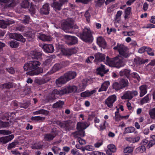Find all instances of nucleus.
Here are the masks:
<instances>
[{"mask_svg": "<svg viewBox=\"0 0 155 155\" xmlns=\"http://www.w3.org/2000/svg\"><path fill=\"white\" fill-rule=\"evenodd\" d=\"M123 12L121 11H117L115 16V21L116 22L119 23L120 21V18Z\"/></svg>", "mask_w": 155, "mask_h": 155, "instance_id": "39", "label": "nucleus"}, {"mask_svg": "<svg viewBox=\"0 0 155 155\" xmlns=\"http://www.w3.org/2000/svg\"><path fill=\"white\" fill-rule=\"evenodd\" d=\"M49 112L48 111L44 109L39 110L38 111L33 112V114L35 115L42 114L45 115H47L49 114Z\"/></svg>", "mask_w": 155, "mask_h": 155, "instance_id": "34", "label": "nucleus"}, {"mask_svg": "<svg viewBox=\"0 0 155 155\" xmlns=\"http://www.w3.org/2000/svg\"><path fill=\"white\" fill-rule=\"evenodd\" d=\"M9 36L11 39H15L23 42H24L26 41L25 39L23 38V36L19 34L11 33L9 34Z\"/></svg>", "mask_w": 155, "mask_h": 155, "instance_id": "11", "label": "nucleus"}, {"mask_svg": "<svg viewBox=\"0 0 155 155\" xmlns=\"http://www.w3.org/2000/svg\"><path fill=\"white\" fill-rule=\"evenodd\" d=\"M139 89L140 90V97H142L147 92V86L146 85H142L139 87Z\"/></svg>", "mask_w": 155, "mask_h": 155, "instance_id": "24", "label": "nucleus"}, {"mask_svg": "<svg viewBox=\"0 0 155 155\" xmlns=\"http://www.w3.org/2000/svg\"><path fill=\"white\" fill-rule=\"evenodd\" d=\"M135 130V128L133 127H128L125 128L124 133L129 134L134 132Z\"/></svg>", "mask_w": 155, "mask_h": 155, "instance_id": "38", "label": "nucleus"}, {"mask_svg": "<svg viewBox=\"0 0 155 155\" xmlns=\"http://www.w3.org/2000/svg\"><path fill=\"white\" fill-rule=\"evenodd\" d=\"M12 124V122L11 121L9 122H5L0 120V128L7 127L10 126Z\"/></svg>", "mask_w": 155, "mask_h": 155, "instance_id": "35", "label": "nucleus"}, {"mask_svg": "<svg viewBox=\"0 0 155 155\" xmlns=\"http://www.w3.org/2000/svg\"><path fill=\"white\" fill-rule=\"evenodd\" d=\"M25 29V27L21 25H19L17 26L15 28L16 31H23Z\"/></svg>", "mask_w": 155, "mask_h": 155, "instance_id": "55", "label": "nucleus"}, {"mask_svg": "<svg viewBox=\"0 0 155 155\" xmlns=\"http://www.w3.org/2000/svg\"><path fill=\"white\" fill-rule=\"evenodd\" d=\"M84 16L86 19L87 21L88 22H89L90 20L91 15L88 12V11H86L85 13Z\"/></svg>", "mask_w": 155, "mask_h": 155, "instance_id": "59", "label": "nucleus"}, {"mask_svg": "<svg viewBox=\"0 0 155 155\" xmlns=\"http://www.w3.org/2000/svg\"><path fill=\"white\" fill-rule=\"evenodd\" d=\"M85 132L84 131L79 130L77 131L71 133L70 136L71 137L74 138H77V140L79 138L84 136Z\"/></svg>", "mask_w": 155, "mask_h": 155, "instance_id": "13", "label": "nucleus"}, {"mask_svg": "<svg viewBox=\"0 0 155 155\" xmlns=\"http://www.w3.org/2000/svg\"><path fill=\"white\" fill-rule=\"evenodd\" d=\"M14 137V135L12 134L8 136L0 137V143H6L11 140Z\"/></svg>", "mask_w": 155, "mask_h": 155, "instance_id": "21", "label": "nucleus"}, {"mask_svg": "<svg viewBox=\"0 0 155 155\" xmlns=\"http://www.w3.org/2000/svg\"><path fill=\"white\" fill-rule=\"evenodd\" d=\"M64 37L68 40V41L67 42V44L69 45H72L78 43V38L75 36L65 35Z\"/></svg>", "mask_w": 155, "mask_h": 155, "instance_id": "10", "label": "nucleus"}, {"mask_svg": "<svg viewBox=\"0 0 155 155\" xmlns=\"http://www.w3.org/2000/svg\"><path fill=\"white\" fill-rule=\"evenodd\" d=\"M30 54L31 58L33 59H38L41 58L42 56V53L36 50L31 51L30 52Z\"/></svg>", "mask_w": 155, "mask_h": 155, "instance_id": "20", "label": "nucleus"}, {"mask_svg": "<svg viewBox=\"0 0 155 155\" xmlns=\"http://www.w3.org/2000/svg\"><path fill=\"white\" fill-rule=\"evenodd\" d=\"M117 96L113 94L108 97L105 100V104L110 108H112L113 107L114 103L117 100Z\"/></svg>", "mask_w": 155, "mask_h": 155, "instance_id": "7", "label": "nucleus"}, {"mask_svg": "<svg viewBox=\"0 0 155 155\" xmlns=\"http://www.w3.org/2000/svg\"><path fill=\"white\" fill-rule=\"evenodd\" d=\"M64 104L63 101H59L53 105V108H57L61 107Z\"/></svg>", "mask_w": 155, "mask_h": 155, "instance_id": "45", "label": "nucleus"}, {"mask_svg": "<svg viewBox=\"0 0 155 155\" xmlns=\"http://www.w3.org/2000/svg\"><path fill=\"white\" fill-rule=\"evenodd\" d=\"M97 43L100 47L104 48L107 46V43L104 39L102 37H99L97 38Z\"/></svg>", "mask_w": 155, "mask_h": 155, "instance_id": "14", "label": "nucleus"}, {"mask_svg": "<svg viewBox=\"0 0 155 155\" xmlns=\"http://www.w3.org/2000/svg\"><path fill=\"white\" fill-rule=\"evenodd\" d=\"M113 49L117 50L119 54L125 58H127L130 56L128 48L122 44L118 43Z\"/></svg>", "mask_w": 155, "mask_h": 155, "instance_id": "6", "label": "nucleus"}, {"mask_svg": "<svg viewBox=\"0 0 155 155\" xmlns=\"http://www.w3.org/2000/svg\"><path fill=\"white\" fill-rule=\"evenodd\" d=\"M149 114L151 118L155 119V107L149 110Z\"/></svg>", "mask_w": 155, "mask_h": 155, "instance_id": "50", "label": "nucleus"}, {"mask_svg": "<svg viewBox=\"0 0 155 155\" xmlns=\"http://www.w3.org/2000/svg\"><path fill=\"white\" fill-rule=\"evenodd\" d=\"M62 67V65L59 64H55L52 67L51 71L50 72H48V73L50 74H52L60 69Z\"/></svg>", "mask_w": 155, "mask_h": 155, "instance_id": "31", "label": "nucleus"}, {"mask_svg": "<svg viewBox=\"0 0 155 155\" xmlns=\"http://www.w3.org/2000/svg\"><path fill=\"white\" fill-rule=\"evenodd\" d=\"M106 58L108 64L111 67L119 68L125 65V62L120 56L118 55L111 59L107 56Z\"/></svg>", "mask_w": 155, "mask_h": 155, "instance_id": "2", "label": "nucleus"}, {"mask_svg": "<svg viewBox=\"0 0 155 155\" xmlns=\"http://www.w3.org/2000/svg\"><path fill=\"white\" fill-rule=\"evenodd\" d=\"M96 91L94 90H93L90 91H86L81 93V96L82 97H89L95 93Z\"/></svg>", "mask_w": 155, "mask_h": 155, "instance_id": "32", "label": "nucleus"}, {"mask_svg": "<svg viewBox=\"0 0 155 155\" xmlns=\"http://www.w3.org/2000/svg\"><path fill=\"white\" fill-rule=\"evenodd\" d=\"M58 124L61 128L66 131H69L71 129L69 122L66 121L64 123L58 121Z\"/></svg>", "mask_w": 155, "mask_h": 155, "instance_id": "19", "label": "nucleus"}, {"mask_svg": "<svg viewBox=\"0 0 155 155\" xmlns=\"http://www.w3.org/2000/svg\"><path fill=\"white\" fill-rule=\"evenodd\" d=\"M76 76V73L74 71H70L66 73L56 80V85L57 86L60 87L62 84H65L71 79L74 78Z\"/></svg>", "mask_w": 155, "mask_h": 155, "instance_id": "1", "label": "nucleus"}, {"mask_svg": "<svg viewBox=\"0 0 155 155\" xmlns=\"http://www.w3.org/2000/svg\"><path fill=\"white\" fill-rule=\"evenodd\" d=\"M37 71L36 72L35 71H33L31 73L29 74L30 75L32 76L34 75H37L39 74L42 73L43 71V69L41 68H39L38 67V68Z\"/></svg>", "mask_w": 155, "mask_h": 155, "instance_id": "48", "label": "nucleus"}, {"mask_svg": "<svg viewBox=\"0 0 155 155\" xmlns=\"http://www.w3.org/2000/svg\"><path fill=\"white\" fill-rule=\"evenodd\" d=\"M42 48L45 51L48 53H52L54 50L53 46L51 44H45Z\"/></svg>", "mask_w": 155, "mask_h": 155, "instance_id": "23", "label": "nucleus"}, {"mask_svg": "<svg viewBox=\"0 0 155 155\" xmlns=\"http://www.w3.org/2000/svg\"><path fill=\"white\" fill-rule=\"evenodd\" d=\"M12 87V85L11 83L8 82L1 84L0 85V87L2 88L9 89Z\"/></svg>", "mask_w": 155, "mask_h": 155, "instance_id": "44", "label": "nucleus"}, {"mask_svg": "<svg viewBox=\"0 0 155 155\" xmlns=\"http://www.w3.org/2000/svg\"><path fill=\"white\" fill-rule=\"evenodd\" d=\"M77 50L75 48L68 49L65 51L64 54L67 56H70L72 54L76 53Z\"/></svg>", "mask_w": 155, "mask_h": 155, "instance_id": "33", "label": "nucleus"}, {"mask_svg": "<svg viewBox=\"0 0 155 155\" xmlns=\"http://www.w3.org/2000/svg\"><path fill=\"white\" fill-rule=\"evenodd\" d=\"M133 78L137 79L138 81L140 80V78L136 72H133L130 74V78Z\"/></svg>", "mask_w": 155, "mask_h": 155, "instance_id": "49", "label": "nucleus"}, {"mask_svg": "<svg viewBox=\"0 0 155 155\" xmlns=\"http://www.w3.org/2000/svg\"><path fill=\"white\" fill-rule=\"evenodd\" d=\"M155 144V141H154V140H151L149 141V143L147 145V146L149 147V148H150L152 147Z\"/></svg>", "mask_w": 155, "mask_h": 155, "instance_id": "64", "label": "nucleus"}, {"mask_svg": "<svg viewBox=\"0 0 155 155\" xmlns=\"http://www.w3.org/2000/svg\"><path fill=\"white\" fill-rule=\"evenodd\" d=\"M62 90H64L65 91V94L69 93H76L77 92V87L74 86H72L68 87H67L63 89Z\"/></svg>", "mask_w": 155, "mask_h": 155, "instance_id": "25", "label": "nucleus"}, {"mask_svg": "<svg viewBox=\"0 0 155 155\" xmlns=\"http://www.w3.org/2000/svg\"><path fill=\"white\" fill-rule=\"evenodd\" d=\"M108 149L111 151L112 152V153H114L116 151V148L115 146L112 144L109 145L107 146Z\"/></svg>", "mask_w": 155, "mask_h": 155, "instance_id": "52", "label": "nucleus"}, {"mask_svg": "<svg viewBox=\"0 0 155 155\" xmlns=\"http://www.w3.org/2000/svg\"><path fill=\"white\" fill-rule=\"evenodd\" d=\"M18 143V142L17 141H15L12 143H9L8 146V150H11L13 148H14L17 145Z\"/></svg>", "mask_w": 155, "mask_h": 155, "instance_id": "51", "label": "nucleus"}, {"mask_svg": "<svg viewBox=\"0 0 155 155\" xmlns=\"http://www.w3.org/2000/svg\"><path fill=\"white\" fill-rule=\"evenodd\" d=\"M65 91L64 90L58 91L57 89H55L52 91L51 95V98L52 99H55L58 97V95L61 96L65 94Z\"/></svg>", "mask_w": 155, "mask_h": 155, "instance_id": "12", "label": "nucleus"}, {"mask_svg": "<svg viewBox=\"0 0 155 155\" xmlns=\"http://www.w3.org/2000/svg\"><path fill=\"white\" fill-rule=\"evenodd\" d=\"M105 0H98L96 2V6L100 7L105 2Z\"/></svg>", "mask_w": 155, "mask_h": 155, "instance_id": "58", "label": "nucleus"}, {"mask_svg": "<svg viewBox=\"0 0 155 155\" xmlns=\"http://www.w3.org/2000/svg\"><path fill=\"white\" fill-rule=\"evenodd\" d=\"M56 134L54 132H51L50 133L45 134L44 135V139L48 141L52 140L56 136Z\"/></svg>", "mask_w": 155, "mask_h": 155, "instance_id": "18", "label": "nucleus"}, {"mask_svg": "<svg viewBox=\"0 0 155 155\" xmlns=\"http://www.w3.org/2000/svg\"><path fill=\"white\" fill-rule=\"evenodd\" d=\"M50 80V79L48 78H43L41 79H38L37 80V82L39 84H42L45 83Z\"/></svg>", "mask_w": 155, "mask_h": 155, "instance_id": "42", "label": "nucleus"}, {"mask_svg": "<svg viewBox=\"0 0 155 155\" xmlns=\"http://www.w3.org/2000/svg\"><path fill=\"white\" fill-rule=\"evenodd\" d=\"M40 64L41 63L38 61H30L24 65V69L25 71H28L32 72L37 69Z\"/></svg>", "mask_w": 155, "mask_h": 155, "instance_id": "5", "label": "nucleus"}, {"mask_svg": "<svg viewBox=\"0 0 155 155\" xmlns=\"http://www.w3.org/2000/svg\"><path fill=\"white\" fill-rule=\"evenodd\" d=\"M95 59L94 61V62L97 61L100 62L103 61L105 59V55L100 53L96 54L95 55Z\"/></svg>", "mask_w": 155, "mask_h": 155, "instance_id": "28", "label": "nucleus"}, {"mask_svg": "<svg viewBox=\"0 0 155 155\" xmlns=\"http://www.w3.org/2000/svg\"><path fill=\"white\" fill-rule=\"evenodd\" d=\"M40 12L42 14H47L49 12V7L48 4L44 5L40 9Z\"/></svg>", "mask_w": 155, "mask_h": 155, "instance_id": "27", "label": "nucleus"}, {"mask_svg": "<svg viewBox=\"0 0 155 155\" xmlns=\"http://www.w3.org/2000/svg\"><path fill=\"white\" fill-rule=\"evenodd\" d=\"M24 36L27 38L29 41H31L35 37L34 34L30 32L25 33Z\"/></svg>", "mask_w": 155, "mask_h": 155, "instance_id": "36", "label": "nucleus"}, {"mask_svg": "<svg viewBox=\"0 0 155 155\" xmlns=\"http://www.w3.org/2000/svg\"><path fill=\"white\" fill-rule=\"evenodd\" d=\"M10 46L12 48H16L18 46V43L15 41H11L9 42Z\"/></svg>", "mask_w": 155, "mask_h": 155, "instance_id": "53", "label": "nucleus"}, {"mask_svg": "<svg viewBox=\"0 0 155 155\" xmlns=\"http://www.w3.org/2000/svg\"><path fill=\"white\" fill-rule=\"evenodd\" d=\"M103 143V142L102 141L100 140L95 143L94 146L95 147L99 148L102 145Z\"/></svg>", "mask_w": 155, "mask_h": 155, "instance_id": "57", "label": "nucleus"}, {"mask_svg": "<svg viewBox=\"0 0 155 155\" xmlns=\"http://www.w3.org/2000/svg\"><path fill=\"white\" fill-rule=\"evenodd\" d=\"M11 132L9 130H0V134L4 135H8L10 134Z\"/></svg>", "mask_w": 155, "mask_h": 155, "instance_id": "61", "label": "nucleus"}, {"mask_svg": "<svg viewBox=\"0 0 155 155\" xmlns=\"http://www.w3.org/2000/svg\"><path fill=\"white\" fill-rule=\"evenodd\" d=\"M77 36L86 42H91L93 40L91 30L89 28H85L83 32L78 34Z\"/></svg>", "mask_w": 155, "mask_h": 155, "instance_id": "4", "label": "nucleus"}, {"mask_svg": "<svg viewBox=\"0 0 155 155\" xmlns=\"http://www.w3.org/2000/svg\"><path fill=\"white\" fill-rule=\"evenodd\" d=\"M130 71L129 70L124 69L122 70L120 72L119 74L120 76H123L125 75L127 78L130 79Z\"/></svg>", "mask_w": 155, "mask_h": 155, "instance_id": "30", "label": "nucleus"}, {"mask_svg": "<svg viewBox=\"0 0 155 155\" xmlns=\"http://www.w3.org/2000/svg\"><path fill=\"white\" fill-rule=\"evenodd\" d=\"M62 27L65 32L71 33H72L70 31L71 29H76L78 28V26L75 24L73 20L71 18L66 20L62 24Z\"/></svg>", "mask_w": 155, "mask_h": 155, "instance_id": "3", "label": "nucleus"}, {"mask_svg": "<svg viewBox=\"0 0 155 155\" xmlns=\"http://www.w3.org/2000/svg\"><path fill=\"white\" fill-rule=\"evenodd\" d=\"M89 125V123L85 122L84 123L79 122L77 124V129L79 130L84 131Z\"/></svg>", "mask_w": 155, "mask_h": 155, "instance_id": "16", "label": "nucleus"}, {"mask_svg": "<svg viewBox=\"0 0 155 155\" xmlns=\"http://www.w3.org/2000/svg\"><path fill=\"white\" fill-rule=\"evenodd\" d=\"M45 117H41L40 116H37L32 117L31 118V120L34 121H43L45 120Z\"/></svg>", "mask_w": 155, "mask_h": 155, "instance_id": "43", "label": "nucleus"}, {"mask_svg": "<svg viewBox=\"0 0 155 155\" xmlns=\"http://www.w3.org/2000/svg\"><path fill=\"white\" fill-rule=\"evenodd\" d=\"M151 97V95L150 94H147L144 98H142L140 101L141 104H143L145 103L148 102L150 100V98Z\"/></svg>", "mask_w": 155, "mask_h": 155, "instance_id": "37", "label": "nucleus"}, {"mask_svg": "<svg viewBox=\"0 0 155 155\" xmlns=\"http://www.w3.org/2000/svg\"><path fill=\"white\" fill-rule=\"evenodd\" d=\"M151 51V49L149 47L143 46L140 48L138 50V52L140 53H143L145 51L147 52V54L150 56H153L154 55L153 52L149 53Z\"/></svg>", "mask_w": 155, "mask_h": 155, "instance_id": "15", "label": "nucleus"}, {"mask_svg": "<svg viewBox=\"0 0 155 155\" xmlns=\"http://www.w3.org/2000/svg\"><path fill=\"white\" fill-rule=\"evenodd\" d=\"M146 148L144 145H142L137 148L135 150L137 153H142L145 151Z\"/></svg>", "mask_w": 155, "mask_h": 155, "instance_id": "40", "label": "nucleus"}, {"mask_svg": "<svg viewBox=\"0 0 155 155\" xmlns=\"http://www.w3.org/2000/svg\"><path fill=\"white\" fill-rule=\"evenodd\" d=\"M14 23V21L11 20H7L6 21L0 20V27L5 28L7 26L13 24Z\"/></svg>", "mask_w": 155, "mask_h": 155, "instance_id": "17", "label": "nucleus"}, {"mask_svg": "<svg viewBox=\"0 0 155 155\" xmlns=\"http://www.w3.org/2000/svg\"><path fill=\"white\" fill-rule=\"evenodd\" d=\"M85 149L86 150L89 151H93L94 149V147L92 146L91 145L86 146L85 147Z\"/></svg>", "mask_w": 155, "mask_h": 155, "instance_id": "63", "label": "nucleus"}, {"mask_svg": "<svg viewBox=\"0 0 155 155\" xmlns=\"http://www.w3.org/2000/svg\"><path fill=\"white\" fill-rule=\"evenodd\" d=\"M29 5L28 0H24L22 2L21 5V7L25 8H28Z\"/></svg>", "mask_w": 155, "mask_h": 155, "instance_id": "47", "label": "nucleus"}, {"mask_svg": "<svg viewBox=\"0 0 155 155\" xmlns=\"http://www.w3.org/2000/svg\"><path fill=\"white\" fill-rule=\"evenodd\" d=\"M112 88L117 91L122 89L119 83L117 82H115L113 83L112 85Z\"/></svg>", "mask_w": 155, "mask_h": 155, "instance_id": "46", "label": "nucleus"}, {"mask_svg": "<svg viewBox=\"0 0 155 155\" xmlns=\"http://www.w3.org/2000/svg\"><path fill=\"white\" fill-rule=\"evenodd\" d=\"M71 153L73 155H79L80 153L78 150L76 149H73L71 150Z\"/></svg>", "mask_w": 155, "mask_h": 155, "instance_id": "60", "label": "nucleus"}, {"mask_svg": "<svg viewBox=\"0 0 155 155\" xmlns=\"http://www.w3.org/2000/svg\"><path fill=\"white\" fill-rule=\"evenodd\" d=\"M52 150L54 153V154H58L59 151L61 150L60 149L56 146L53 147L51 149Z\"/></svg>", "mask_w": 155, "mask_h": 155, "instance_id": "54", "label": "nucleus"}, {"mask_svg": "<svg viewBox=\"0 0 155 155\" xmlns=\"http://www.w3.org/2000/svg\"><path fill=\"white\" fill-rule=\"evenodd\" d=\"M37 35L38 38L44 41H50L51 40L50 36H47L41 33H37Z\"/></svg>", "mask_w": 155, "mask_h": 155, "instance_id": "22", "label": "nucleus"}, {"mask_svg": "<svg viewBox=\"0 0 155 155\" xmlns=\"http://www.w3.org/2000/svg\"><path fill=\"white\" fill-rule=\"evenodd\" d=\"M1 8L4 10L14 6L13 0H2Z\"/></svg>", "mask_w": 155, "mask_h": 155, "instance_id": "8", "label": "nucleus"}, {"mask_svg": "<svg viewBox=\"0 0 155 155\" xmlns=\"http://www.w3.org/2000/svg\"><path fill=\"white\" fill-rule=\"evenodd\" d=\"M133 149L131 147H127L124 148V152L125 153H130L132 152Z\"/></svg>", "mask_w": 155, "mask_h": 155, "instance_id": "56", "label": "nucleus"}, {"mask_svg": "<svg viewBox=\"0 0 155 155\" xmlns=\"http://www.w3.org/2000/svg\"><path fill=\"white\" fill-rule=\"evenodd\" d=\"M62 6V4L58 1L54 2L51 5V6L55 11L60 10L61 9Z\"/></svg>", "mask_w": 155, "mask_h": 155, "instance_id": "29", "label": "nucleus"}, {"mask_svg": "<svg viewBox=\"0 0 155 155\" xmlns=\"http://www.w3.org/2000/svg\"><path fill=\"white\" fill-rule=\"evenodd\" d=\"M97 70L98 71V74L100 75L101 77L104 76V74L109 71L108 69L105 70L104 66L103 65H101V67L97 68Z\"/></svg>", "mask_w": 155, "mask_h": 155, "instance_id": "26", "label": "nucleus"}, {"mask_svg": "<svg viewBox=\"0 0 155 155\" xmlns=\"http://www.w3.org/2000/svg\"><path fill=\"white\" fill-rule=\"evenodd\" d=\"M119 83L122 88L125 87L128 85V82L127 80L122 79H120Z\"/></svg>", "mask_w": 155, "mask_h": 155, "instance_id": "41", "label": "nucleus"}, {"mask_svg": "<svg viewBox=\"0 0 155 155\" xmlns=\"http://www.w3.org/2000/svg\"><path fill=\"white\" fill-rule=\"evenodd\" d=\"M138 94V92L136 91H128L126 92L124 95L121 97L122 99H131L134 96Z\"/></svg>", "mask_w": 155, "mask_h": 155, "instance_id": "9", "label": "nucleus"}, {"mask_svg": "<svg viewBox=\"0 0 155 155\" xmlns=\"http://www.w3.org/2000/svg\"><path fill=\"white\" fill-rule=\"evenodd\" d=\"M30 17L27 15H25L24 17V18L23 19V22L25 23H28L29 22Z\"/></svg>", "mask_w": 155, "mask_h": 155, "instance_id": "62", "label": "nucleus"}]
</instances>
